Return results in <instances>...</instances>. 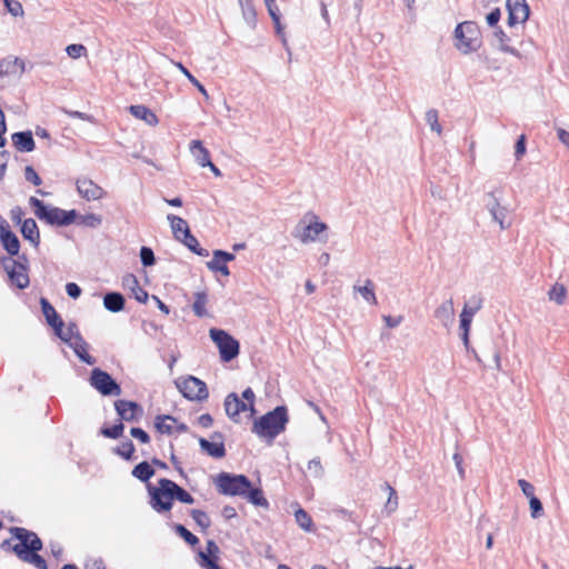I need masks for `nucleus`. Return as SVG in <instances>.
<instances>
[{
    "instance_id": "obj_1",
    "label": "nucleus",
    "mask_w": 569,
    "mask_h": 569,
    "mask_svg": "<svg viewBox=\"0 0 569 569\" xmlns=\"http://www.w3.org/2000/svg\"><path fill=\"white\" fill-rule=\"evenodd\" d=\"M328 226L320 221L319 217L313 212H307L295 226L291 234L302 244L311 242H327Z\"/></svg>"
},
{
    "instance_id": "obj_2",
    "label": "nucleus",
    "mask_w": 569,
    "mask_h": 569,
    "mask_svg": "<svg viewBox=\"0 0 569 569\" xmlns=\"http://www.w3.org/2000/svg\"><path fill=\"white\" fill-rule=\"evenodd\" d=\"M288 421L287 408L280 406L257 419L253 422L252 432L271 443L278 435L286 430Z\"/></svg>"
},
{
    "instance_id": "obj_3",
    "label": "nucleus",
    "mask_w": 569,
    "mask_h": 569,
    "mask_svg": "<svg viewBox=\"0 0 569 569\" xmlns=\"http://www.w3.org/2000/svg\"><path fill=\"white\" fill-rule=\"evenodd\" d=\"M10 532L12 538L4 540L1 543V548L11 549L19 559L22 560L29 551L42 549V541L34 532L20 527L10 528Z\"/></svg>"
},
{
    "instance_id": "obj_4",
    "label": "nucleus",
    "mask_w": 569,
    "mask_h": 569,
    "mask_svg": "<svg viewBox=\"0 0 569 569\" xmlns=\"http://www.w3.org/2000/svg\"><path fill=\"white\" fill-rule=\"evenodd\" d=\"M456 48L463 54L477 51L481 46L480 31L472 21L459 23L455 30Z\"/></svg>"
},
{
    "instance_id": "obj_5",
    "label": "nucleus",
    "mask_w": 569,
    "mask_h": 569,
    "mask_svg": "<svg viewBox=\"0 0 569 569\" xmlns=\"http://www.w3.org/2000/svg\"><path fill=\"white\" fill-rule=\"evenodd\" d=\"M150 495V506L157 512L169 511L172 508L171 480L162 478L158 482V487L148 486Z\"/></svg>"
},
{
    "instance_id": "obj_6",
    "label": "nucleus",
    "mask_w": 569,
    "mask_h": 569,
    "mask_svg": "<svg viewBox=\"0 0 569 569\" xmlns=\"http://www.w3.org/2000/svg\"><path fill=\"white\" fill-rule=\"evenodd\" d=\"M216 485L221 493L229 496H243L251 487V482L246 476L226 472L217 477Z\"/></svg>"
},
{
    "instance_id": "obj_7",
    "label": "nucleus",
    "mask_w": 569,
    "mask_h": 569,
    "mask_svg": "<svg viewBox=\"0 0 569 569\" xmlns=\"http://www.w3.org/2000/svg\"><path fill=\"white\" fill-rule=\"evenodd\" d=\"M209 336L212 341L217 345L220 357L223 361H230L234 359L239 353V342L231 337L227 331L222 329L212 328L209 331Z\"/></svg>"
},
{
    "instance_id": "obj_8",
    "label": "nucleus",
    "mask_w": 569,
    "mask_h": 569,
    "mask_svg": "<svg viewBox=\"0 0 569 569\" xmlns=\"http://www.w3.org/2000/svg\"><path fill=\"white\" fill-rule=\"evenodd\" d=\"M176 386L183 395V397L189 400L200 401L208 398V389L206 383L193 376L178 379L176 381Z\"/></svg>"
},
{
    "instance_id": "obj_9",
    "label": "nucleus",
    "mask_w": 569,
    "mask_h": 569,
    "mask_svg": "<svg viewBox=\"0 0 569 569\" xmlns=\"http://www.w3.org/2000/svg\"><path fill=\"white\" fill-rule=\"evenodd\" d=\"M90 385L103 396H120V386L111 378V376L99 369L94 368L91 371Z\"/></svg>"
},
{
    "instance_id": "obj_10",
    "label": "nucleus",
    "mask_w": 569,
    "mask_h": 569,
    "mask_svg": "<svg viewBox=\"0 0 569 569\" xmlns=\"http://www.w3.org/2000/svg\"><path fill=\"white\" fill-rule=\"evenodd\" d=\"M2 263L10 281L13 284H16L19 289H24L29 286V277L23 264L11 258L3 259Z\"/></svg>"
},
{
    "instance_id": "obj_11",
    "label": "nucleus",
    "mask_w": 569,
    "mask_h": 569,
    "mask_svg": "<svg viewBox=\"0 0 569 569\" xmlns=\"http://www.w3.org/2000/svg\"><path fill=\"white\" fill-rule=\"evenodd\" d=\"M78 213L76 210H62L58 207H48L40 220L49 224L69 226L76 221Z\"/></svg>"
},
{
    "instance_id": "obj_12",
    "label": "nucleus",
    "mask_w": 569,
    "mask_h": 569,
    "mask_svg": "<svg viewBox=\"0 0 569 569\" xmlns=\"http://www.w3.org/2000/svg\"><path fill=\"white\" fill-rule=\"evenodd\" d=\"M506 7L508 10V24L510 27L522 24L528 20L529 6L526 0H507Z\"/></svg>"
},
{
    "instance_id": "obj_13",
    "label": "nucleus",
    "mask_w": 569,
    "mask_h": 569,
    "mask_svg": "<svg viewBox=\"0 0 569 569\" xmlns=\"http://www.w3.org/2000/svg\"><path fill=\"white\" fill-rule=\"evenodd\" d=\"M77 190L88 201L99 200L106 194V191L100 186L86 177L77 180Z\"/></svg>"
},
{
    "instance_id": "obj_14",
    "label": "nucleus",
    "mask_w": 569,
    "mask_h": 569,
    "mask_svg": "<svg viewBox=\"0 0 569 569\" xmlns=\"http://www.w3.org/2000/svg\"><path fill=\"white\" fill-rule=\"evenodd\" d=\"M435 319L445 328L449 329L455 323L453 299L443 300L433 311Z\"/></svg>"
},
{
    "instance_id": "obj_15",
    "label": "nucleus",
    "mask_w": 569,
    "mask_h": 569,
    "mask_svg": "<svg viewBox=\"0 0 569 569\" xmlns=\"http://www.w3.org/2000/svg\"><path fill=\"white\" fill-rule=\"evenodd\" d=\"M224 410L227 416L234 422H239L241 412L250 411L247 402L239 398L234 392L229 393L224 399Z\"/></svg>"
},
{
    "instance_id": "obj_16",
    "label": "nucleus",
    "mask_w": 569,
    "mask_h": 569,
    "mask_svg": "<svg viewBox=\"0 0 569 569\" xmlns=\"http://www.w3.org/2000/svg\"><path fill=\"white\" fill-rule=\"evenodd\" d=\"M212 439H219L218 441H209L204 438H199V445L202 451L212 458H223L226 456V449L220 433L211 436Z\"/></svg>"
},
{
    "instance_id": "obj_17",
    "label": "nucleus",
    "mask_w": 569,
    "mask_h": 569,
    "mask_svg": "<svg viewBox=\"0 0 569 569\" xmlns=\"http://www.w3.org/2000/svg\"><path fill=\"white\" fill-rule=\"evenodd\" d=\"M487 209L490 212L492 219L497 221L501 229H506L509 227V223H505V219L507 216V209L505 207H501L499 203L498 198L495 196V193L488 194L487 200Z\"/></svg>"
},
{
    "instance_id": "obj_18",
    "label": "nucleus",
    "mask_w": 569,
    "mask_h": 569,
    "mask_svg": "<svg viewBox=\"0 0 569 569\" xmlns=\"http://www.w3.org/2000/svg\"><path fill=\"white\" fill-rule=\"evenodd\" d=\"M114 407L120 418L126 421H133L138 415L142 413L141 407L133 401L118 400Z\"/></svg>"
},
{
    "instance_id": "obj_19",
    "label": "nucleus",
    "mask_w": 569,
    "mask_h": 569,
    "mask_svg": "<svg viewBox=\"0 0 569 569\" xmlns=\"http://www.w3.org/2000/svg\"><path fill=\"white\" fill-rule=\"evenodd\" d=\"M24 72V61L19 58H6L0 61V78L14 76L20 78Z\"/></svg>"
},
{
    "instance_id": "obj_20",
    "label": "nucleus",
    "mask_w": 569,
    "mask_h": 569,
    "mask_svg": "<svg viewBox=\"0 0 569 569\" xmlns=\"http://www.w3.org/2000/svg\"><path fill=\"white\" fill-rule=\"evenodd\" d=\"M122 286L124 289H128L132 292L136 300L142 303L147 302L149 295L139 286V281L134 274H126L122 278Z\"/></svg>"
},
{
    "instance_id": "obj_21",
    "label": "nucleus",
    "mask_w": 569,
    "mask_h": 569,
    "mask_svg": "<svg viewBox=\"0 0 569 569\" xmlns=\"http://www.w3.org/2000/svg\"><path fill=\"white\" fill-rule=\"evenodd\" d=\"M129 111L134 118L142 120L148 126L156 127L159 122L156 113L143 104L130 106Z\"/></svg>"
},
{
    "instance_id": "obj_22",
    "label": "nucleus",
    "mask_w": 569,
    "mask_h": 569,
    "mask_svg": "<svg viewBox=\"0 0 569 569\" xmlns=\"http://www.w3.org/2000/svg\"><path fill=\"white\" fill-rule=\"evenodd\" d=\"M0 239L3 248L10 256L18 254L20 249V242L18 237L9 230V226L7 228L1 227Z\"/></svg>"
},
{
    "instance_id": "obj_23",
    "label": "nucleus",
    "mask_w": 569,
    "mask_h": 569,
    "mask_svg": "<svg viewBox=\"0 0 569 569\" xmlns=\"http://www.w3.org/2000/svg\"><path fill=\"white\" fill-rule=\"evenodd\" d=\"M22 237L28 240L33 247L40 243V232L36 221L31 218L24 219L21 223Z\"/></svg>"
},
{
    "instance_id": "obj_24",
    "label": "nucleus",
    "mask_w": 569,
    "mask_h": 569,
    "mask_svg": "<svg viewBox=\"0 0 569 569\" xmlns=\"http://www.w3.org/2000/svg\"><path fill=\"white\" fill-rule=\"evenodd\" d=\"M14 147L21 152H31L34 149V140L30 131H21L12 134Z\"/></svg>"
},
{
    "instance_id": "obj_25",
    "label": "nucleus",
    "mask_w": 569,
    "mask_h": 569,
    "mask_svg": "<svg viewBox=\"0 0 569 569\" xmlns=\"http://www.w3.org/2000/svg\"><path fill=\"white\" fill-rule=\"evenodd\" d=\"M189 150L200 167L204 168L206 163H209L210 153L200 140H192L190 142Z\"/></svg>"
},
{
    "instance_id": "obj_26",
    "label": "nucleus",
    "mask_w": 569,
    "mask_h": 569,
    "mask_svg": "<svg viewBox=\"0 0 569 569\" xmlns=\"http://www.w3.org/2000/svg\"><path fill=\"white\" fill-rule=\"evenodd\" d=\"M54 329V332L56 335L61 339L63 340L64 342H67L69 346L72 343V341H74L76 337H79L80 333L78 331V328L74 323H70L66 329H64V323L63 321H59L57 323V326L53 328Z\"/></svg>"
},
{
    "instance_id": "obj_27",
    "label": "nucleus",
    "mask_w": 569,
    "mask_h": 569,
    "mask_svg": "<svg viewBox=\"0 0 569 569\" xmlns=\"http://www.w3.org/2000/svg\"><path fill=\"white\" fill-rule=\"evenodd\" d=\"M124 298L119 292H108L103 297V307L110 312H119L124 308Z\"/></svg>"
},
{
    "instance_id": "obj_28",
    "label": "nucleus",
    "mask_w": 569,
    "mask_h": 569,
    "mask_svg": "<svg viewBox=\"0 0 569 569\" xmlns=\"http://www.w3.org/2000/svg\"><path fill=\"white\" fill-rule=\"evenodd\" d=\"M73 349L79 359L88 365H93L96 359L88 353V345L81 336L76 337L74 341L69 346Z\"/></svg>"
},
{
    "instance_id": "obj_29",
    "label": "nucleus",
    "mask_w": 569,
    "mask_h": 569,
    "mask_svg": "<svg viewBox=\"0 0 569 569\" xmlns=\"http://www.w3.org/2000/svg\"><path fill=\"white\" fill-rule=\"evenodd\" d=\"M167 219L170 222L171 230L176 240L179 241L190 231L189 226L184 219L174 214H168Z\"/></svg>"
},
{
    "instance_id": "obj_30",
    "label": "nucleus",
    "mask_w": 569,
    "mask_h": 569,
    "mask_svg": "<svg viewBox=\"0 0 569 569\" xmlns=\"http://www.w3.org/2000/svg\"><path fill=\"white\" fill-rule=\"evenodd\" d=\"M177 426V419L172 416H158L154 420V427L160 433L172 435Z\"/></svg>"
},
{
    "instance_id": "obj_31",
    "label": "nucleus",
    "mask_w": 569,
    "mask_h": 569,
    "mask_svg": "<svg viewBox=\"0 0 569 569\" xmlns=\"http://www.w3.org/2000/svg\"><path fill=\"white\" fill-rule=\"evenodd\" d=\"M353 291L358 292L368 303L377 305L375 286L371 280L367 279L363 286H353Z\"/></svg>"
},
{
    "instance_id": "obj_32",
    "label": "nucleus",
    "mask_w": 569,
    "mask_h": 569,
    "mask_svg": "<svg viewBox=\"0 0 569 569\" xmlns=\"http://www.w3.org/2000/svg\"><path fill=\"white\" fill-rule=\"evenodd\" d=\"M194 301L192 303V311L199 318L208 316L206 306L208 303V296L204 291H198L193 295Z\"/></svg>"
},
{
    "instance_id": "obj_33",
    "label": "nucleus",
    "mask_w": 569,
    "mask_h": 569,
    "mask_svg": "<svg viewBox=\"0 0 569 569\" xmlns=\"http://www.w3.org/2000/svg\"><path fill=\"white\" fill-rule=\"evenodd\" d=\"M179 241H181L189 250H191L193 253L200 257L209 256L208 250L200 247L198 240L196 239L194 236L191 234L190 231L187 234H184V237H182V239H180Z\"/></svg>"
},
{
    "instance_id": "obj_34",
    "label": "nucleus",
    "mask_w": 569,
    "mask_h": 569,
    "mask_svg": "<svg viewBox=\"0 0 569 569\" xmlns=\"http://www.w3.org/2000/svg\"><path fill=\"white\" fill-rule=\"evenodd\" d=\"M40 303L43 316L46 317V320L49 326L54 328L59 321H62L59 318L58 313L56 312L54 308L50 305V302L47 299L41 298Z\"/></svg>"
},
{
    "instance_id": "obj_35",
    "label": "nucleus",
    "mask_w": 569,
    "mask_h": 569,
    "mask_svg": "<svg viewBox=\"0 0 569 569\" xmlns=\"http://www.w3.org/2000/svg\"><path fill=\"white\" fill-rule=\"evenodd\" d=\"M153 475L154 470L147 461L138 463L132 470V476L141 481H148Z\"/></svg>"
},
{
    "instance_id": "obj_36",
    "label": "nucleus",
    "mask_w": 569,
    "mask_h": 569,
    "mask_svg": "<svg viewBox=\"0 0 569 569\" xmlns=\"http://www.w3.org/2000/svg\"><path fill=\"white\" fill-rule=\"evenodd\" d=\"M495 39L498 42L499 50L520 58V56H521L520 52L517 49H515L513 47H510L507 44V41L509 39H508L507 34L501 29H498L495 31Z\"/></svg>"
},
{
    "instance_id": "obj_37",
    "label": "nucleus",
    "mask_w": 569,
    "mask_h": 569,
    "mask_svg": "<svg viewBox=\"0 0 569 569\" xmlns=\"http://www.w3.org/2000/svg\"><path fill=\"white\" fill-rule=\"evenodd\" d=\"M296 522L305 531H312L313 522L311 517L302 509L298 508L295 512Z\"/></svg>"
},
{
    "instance_id": "obj_38",
    "label": "nucleus",
    "mask_w": 569,
    "mask_h": 569,
    "mask_svg": "<svg viewBox=\"0 0 569 569\" xmlns=\"http://www.w3.org/2000/svg\"><path fill=\"white\" fill-rule=\"evenodd\" d=\"M242 10V17L250 28L256 26V10L251 3V0L240 3Z\"/></svg>"
},
{
    "instance_id": "obj_39",
    "label": "nucleus",
    "mask_w": 569,
    "mask_h": 569,
    "mask_svg": "<svg viewBox=\"0 0 569 569\" xmlns=\"http://www.w3.org/2000/svg\"><path fill=\"white\" fill-rule=\"evenodd\" d=\"M171 491H172L173 499H177L180 502L191 505L194 501L193 497L189 492H187L183 488L178 486L172 480H171Z\"/></svg>"
},
{
    "instance_id": "obj_40",
    "label": "nucleus",
    "mask_w": 569,
    "mask_h": 569,
    "mask_svg": "<svg viewBox=\"0 0 569 569\" xmlns=\"http://www.w3.org/2000/svg\"><path fill=\"white\" fill-rule=\"evenodd\" d=\"M174 66L181 71L183 76L199 90V92L206 98H209V94L206 88L189 72V70L181 63L174 62Z\"/></svg>"
},
{
    "instance_id": "obj_41",
    "label": "nucleus",
    "mask_w": 569,
    "mask_h": 569,
    "mask_svg": "<svg viewBox=\"0 0 569 569\" xmlns=\"http://www.w3.org/2000/svg\"><path fill=\"white\" fill-rule=\"evenodd\" d=\"M548 297L551 301L557 305H562L567 297V290L565 286L556 283L548 292Z\"/></svg>"
},
{
    "instance_id": "obj_42",
    "label": "nucleus",
    "mask_w": 569,
    "mask_h": 569,
    "mask_svg": "<svg viewBox=\"0 0 569 569\" xmlns=\"http://www.w3.org/2000/svg\"><path fill=\"white\" fill-rule=\"evenodd\" d=\"M483 300L480 296H472L463 306L462 311L475 316L482 308Z\"/></svg>"
},
{
    "instance_id": "obj_43",
    "label": "nucleus",
    "mask_w": 569,
    "mask_h": 569,
    "mask_svg": "<svg viewBox=\"0 0 569 569\" xmlns=\"http://www.w3.org/2000/svg\"><path fill=\"white\" fill-rule=\"evenodd\" d=\"M385 489L388 490L389 497L385 506V510L388 515L395 512L398 508V496L396 490L389 485L385 483Z\"/></svg>"
},
{
    "instance_id": "obj_44",
    "label": "nucleus",
    "mask_w": 569,
    "mask_h": 569,
    "mask_svg": "<svg viewBox=\"0 0 569 569\" xmlns=\"http://www.w3.org/2000/svg\"><path fill=\"white\" fill-rule=\"evenodd\" d=\"M246 495H247L248 500L252 505L259 506V507H268V501L263 497V493L260 489H258V488L251 489L250 488Z\"/></svg>"
},
{
    "instance_id": "obj_45",
    "label": "nucleus",
    "mask_w": 569,
    "mask_h": 569,
    "mask_svg": "<svg viewBox=\"0 0 569 569\" xmlns=\"http://www.w3.org/2000/svg\"><path fill=\"white\" fill-rule=\"evenodd\" d=\"M438 111L435 109H430L426 112L425 119L430 129L435 131L438 136H440L442 132V128L438 121Z\"/></svg>"
},
{
    "instance_id": "obj_46",
    "label": "nucleus",
    "mask_w": 569,
    "mask_h": 569,
    "mask_svg": "<svg viewBox=\"0 0 569 569\" xmlns=\"http://www.w3.org/2000/svg\"><path fill=\"white\" fill-rule=\"evenodd\" d=\"M22 561L33 565L38 569H47L46 560L37 553V551H29Z\"/></svg>"
},
{
    "instance_id": "obj_47",
    "label": "nucleus",
    "mask_w": 569,
    "mask_h": 569,
    "mask_svg": "<svg viewBox=\"0 0 569 569\" xmlns=\"http://www.w3.org/2000/svg\"><path fill=\"white\" fill-rule=\"evenodd\" d=\"M206 264H207L208 269L211 271L220 272L223 276L230 274V271H229V268L227 267V264L224 262H222L221 259H218L214 256H212V259L210 261H208Z\"/></svg>"
},
{
    "instance_id": "obj_48",
    "label": "nucleus",
    "mask_w": 569,
    "mask_h": 569,
    "mask_svg": "<svg viewBox=\"0 0 569 569\" xmlns=\"http://www.w3.org/2000/svg\"><path fill=\"white\" fill-rule=\"evenodd\" d=\"M3 4L12 17H23L24 11L20 1L18 0H3Z\"/></svg>"
},
{
    "instance_id": "obj_49",
    "label": "nucleus",
    "mask_w": 569,
    "mask_h": 569,
    "mask_svg": "<svg viewBox=\"0 0 569 569\" xmlns=\"http://www.w3.org/2000/svg\"><path fill=\"white\" fill-rule=\"evenodd\" d=\"M192 519L196 521V523L202 529L206 530L210 527V518L204 511L201 510H192L191 512Z\"/></svg>"
},
{
    "instance_id": "obj_50",
    "label": "nucleus",
    "mask_w": 569,
    "mask_h": 569,
    "mask_svg": "<svg viewBox=\"0 0 569 569\" xmlns=\"http://www.w3.org/2000/svg\"><path fill=\"white\" fill-rule=\"evenodd\" d=\"M308 472L316 479H320L323 476V467L319 458H313L308 462Z\"/></svg>"
},
{
    "instance_id": "obj_51",
    "label": "nucleus",
    "mask_w": 569,
    "mask_h": 569,
    "mask_svg": "<svg viewBox=\"0 0 569 569\" xmlns=\"http://www.w3.org/2000/svg\"><path fill=\"white\" fill-rule=\"evenodd\" d=\"M266 7L268 9V12L274 22L278 32L280 31V16H279V9L276 4L274 0H264Z\"/></svg>"
},
{
    "instance_id": "obj_52",
    "label": "nucleus",
    "mask_w": 569,
    "mask_h": 569,
    "mask_svg": "<svg viewBox=\"0 0 569 569\" xmlns=\"http://www.w3.org/2000/svg\"><path fill=\"white\" fill-rule=\"evenodd\" d=\"M529 499V507H530V515L533 519H538L543 515V508L541 501L536 497H530Z\"/></svg>"
},
{
    "instance_id": "obj_53",
    "label": "nucleus",
    "mask_w": 569,
    "mask_h": 569,
    "mask_svg": "<svg viewBox=\"0 0 569 569\" xmlns=\"http://www.w3.org/2000/svg\"><path fill=\"white\" fill-rule=\"evenodd\" d=\"M101 222H102L101 217L98 214H94V213L81 216L80 221H79V223H81L86 227H90V228H97L101 224Z\"/></svg>"
},
{
    "instance_id": "obj_54",
    "label": "nucleus",
    "mask_w": 569,
    "mask_h": 569,
    "mask_svg": "<svg viewBox=\"0 0 569 569\" xmlns=\"http://www.w3.org/2000/svg\"><path fill=\"white\" fill-rule=\"evenodd\" d=\"M140 259L142 264L146 267L152 266L156 261L153 251L148 247H142L140 249Z\"/></svg>"
},
{
    "instance_id": "obj_55",
    "label": "nucleus",
    "mask_w": 569,
    "mask_h": 569,
    "mask_svg": "<svg viewBox=\"0 0 569 569\" xmlns=\"http://www.w3.org/2000/svg\"><path fill=\"white\" fill-rule=\"evenodd\" d=\"M134 452V446L131 441L122 442L117 448V453L126 459H130Z\"/></svg>"
},
{
    "instance_id": "obj_56",
    "label": "nucleus",
    "mask_w": 569,
    "mask_h": 569,
    "mask_svg": "<svg viewBox=\"0 0 569 569\" xmlns=\"http://www.w3.org/2000/svg\"><path fill=\"white\" fill-rule=\"evenodd\" d=\"M66 51L70 58L78 59V58L82 57L83 54H86L87 49L82 44H69L66 48Z\"/></svg>"
},
{
    "instance_id": "obj_57",
    "label": "nucleus",
    "mask_w": 569,
    "mask_h": 569,
    "mask_svg": "<svg viewBox=\"0 0 569 569\" xmlns=\"http://www.w3.org/2000/svg\"><path fill=\"white\" fill-rule=\"evenodd\" d=\"M123 429H124V427L122 423L114 425L110 428L102 429V435L108 438L117 439L122 435Z\"/></svg>"
},
{
    "instance_id": "obj_58",
    "label": "nucleus",
    "mask_w": 569,
    "mask_h": 569,
    "mask_svg": "<svg viewBox=\"0 0 569 569\" xmlns=\"http://www.w3.org/2000/svg\"><path fill=\"white\" fill-rule=\"evenodd\" d=\"M178 532L180 536L191 546H194L198 543L199 539L191 533L188 529H186L183 526L179 525L177 527Z\"/></svg>"
},
{
    "instance_id": "obj_59",
    "label": "nucleus",
    "mask_w": 569,
    "mask_h": 569,
    "mask_svg": "<svg viewBox=\"0 0 569 569\" xmlns=\"http://www.w3.org/2000/svg\"><path fill=\"white\" fill-rule=\"evenodd\" d=\"M29 203L34 207L36 211V216L41 219L43 213L46 212L48 206H46L41 200H39L38 198L36 197H31L29 199Z\"/></svg>"
},
{
    "instance_id": "obj_60",
    "label": "nucleus",
    "mask_w": 569,
    "mask_h": 569,
    "mask_svg": "<svg viewBox=\"0 0 569 569\" xmlns=\"http://www.w3.org/2000/svg\"><path fill=\"white\" fill-rule=\"evenodd\" d=\"M24 178L26 180L32 182L34 186H40L42 182L39 174L30 166H27L24 169Z\"/></svg>"
},
{
    "instance_id": "obj_61",
    "label": "nucleus",
    "mask_w": 569,
    "mask_h": 569,
    "mask_svg": "<svg viewBox=\"0 0 569 569\" xmlns=\"http://www.w3.org/2000/svg\"><path fill=\"white\" fill-rule=\"evenodd\" d=\"M518 485L522 491V493L527 497V498H530V497H533L535 496V487L528 482L527 480L525 479H519L518 480Z\"/></svg>"
},
{
    "instance_id": "obj_62",
    "label": "nucleus",
    "mask_w": 569,
    "mask_h": 569,
    "mask_svg": "<svg viewBox=\"0 0 569 569\" xmlns=\"http://www.w3.org/2000/svg\"><path fill=\"white\" fill-rule=\"evenodd\" d=\"M130 435L141 441L142 443H148L150 441L149 435L142 430L141 428H131Z\"/></svg>"
},
{
    "instance_id": "obj_63",
    "label": "nucleus",
    "mask_w": 569,
    "mask_h": 569,
    "mask_svg": "<svg viewBox=\"0 0 569 569\" xmlns=\"http://www.w3.org/2000/svg\"><path fill=\"white\" fill-rule=\"evenodd\" d=\"M526 152V138L525 136H520L516 142L515 147V156L519 160Z\"/></svg>"
},
{
    "instance_id": "obj_64",
    "label": "nucleus",
    "mask_w": 569,
    "mask_h": 569,
    "mask_svg": "<svg viewBox=\"0 0 569 569\" xmlns=\"http://www.w3.org/2000/svg\"><path fill=\"white\" fill-rule=\"evenodd\" d=\"M557 136L559 141L569 150V131L557 128Z\"/></svg>"
}]
</instances>
